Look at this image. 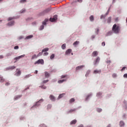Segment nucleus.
Wrapping results in <instances>:
<instances>
[{
    "instance_id": "f257e3e1",
    "label": "nucleus",
    "mask_w": 127,
    "mask_h": 127,
    "mask_svg": "<svg viewBox=\"0 0 127 127\" xmlns=\"http://www.w3.org/2000/svg\"><path fill=\"white\" fill-rule=\"evenodd\" d=\"M120 29V26L117 25L116 24H115L112 27V31L114 32V33H119Z\"/></svg>"
},
{
    "instance_id": "f03ea898",
    "label": "nucleus",
    "mask_w": 127,
    "mask_h": 127,
    "mask_svg": "<svg viewBox=\"0 0 127 127\" xmlns=\"http://www.w3.org/2000/svg\"><path fill=\"white\" fill-rule=\"evenodd\" d=\"M49 48H48L44 49L43 50H42V52H40L38 54V55H37L38 57H39L40 56H42L43 52H47V51H49Z\"/></svg>"
},
{
    "instance_id": "7ed1b4c3",
    "label": "nucleus",
    "mask_w": 127,
    "mask_h": 127,
    "mask_svg": "<svg viewBox=\"0 0 127 127\" xmlns=\"http://www.w3.org/2000/svg\"><path fill=\"white\" fill-rule=\"evenodd\" d=\"M34 64L35 65H36V64H42V65H43V64H44V61L42 59H39L37 61L35 62Z\"/></svg>"
},
{
    "instance_id": "20e7f679",
    "label": "nucleus",
    "mask_w": 127,
    "mask_h": 127,
    "mask_svg": "<svg viewBox=\"0 0 127 127\" xmlns=\"http://www.w3.org/2000/svg\"><path fill=\"white\" fill-rule=\"evenodd\" d=\"M44 101V100L43 99H40V100L36 102L35 104L34 105V107H39V106H40V104H41V103H42V102H43Z\"/></svg>"
},
{
    "instance_id": "39448f33",
    "label": "nucleus",
    "mask_w": 127,
    "mask_h": 127,
    "mask_svg": "<svg viewBox=\"0 0 127 127\" xmlns=\"http://www.w3.org/2000/svg\"><path fill=\"white\" fill-rule=\"evenodd\" d=\"M50 11V9L49 8H47L44 10L43 12L40 13V15H44V14H46V13H48Z\"/></svg>"
},
{
    "instance_id": "423d86ee",
    "label": "nucleus",
    "mask_w": 127,
    "mask_h": 127,
    "mask_svg": "<svg viewBox=\"0 0 127 127\" xmlns=\"http://www.w3.org/2000/svg\"><path fill=\"white\" fill-rule=\"evenodd\" d=\"M21 74V71L18 68H17L16 73L15 74V76H20Z\"/></svg>"
},
{
    "instance_id": "0eeeda50",
    "label": "nucleus",
    "mask_w": 127,
    "mask_h": 127,
    "mask_svg": "<svg viewBox=\"0 0 127 127\" xmlns=\"http://www.w3.org/2000/svg\"><path fill=\"white\" fill-rule=\"evenodd\" d=\"M100 57H98L95 61L94 62V65H97V64H98V63H99V62H100Z\"/></svg>"
},
{
    "instance_id": "6e6552de",
    "label": "nucleus",
    "mask_w": 127,
    "mask_h": 127,
    "mask_svg": "<svg viewBox=\"0 0 127 127\" xmlns=\"http://www.w3.org/2000/svg\"><path fill=\"white\" fill-rule=\"evenodd\" d=\"M72 52V50L71 49H68L65 52V55H69Z\"/></svg>"
},
{
    "instance_id": "1a4fd4ad",
    "label": "nucleus",
    "mask_w": 127,
    "mask_h": 127,
    "mask_svg": "<svg viewBox=\"0 0 127 127\" xmlns=\"http://www.w3.org/2000/svg\"><path fill=\"white\" fill-rule=\"evenodd\" d=\"M50 99L52 101V102L55 101V97L53 95H50Z\"/></svg>"
},
{
    "instance_id": "9d476101",
    "label": "nucleus",
    "mask_w": 127,
    "mask_h": 127,
    "mask_svg": "<svg viewBox=\"0 0 127 127\" xmlns=\"http://www.w3.org/2000/svg\"><path fill=\"white\" fill-rule=\"evenodd\" d=\"M25 55H23L21 56H20L19 57H16V58H14V60H18V59H20V58H22L24 57Z\"/></svg>"
},
{
    "instance_id": "9b49d317",
    "label": "nucleus",
    "mask_w": 127,
    "mask_h": 127,
    "mask_svg": "<svg viewBox=\"0 0 127 127\" xmlns=\"http://www.w3.org/2000/svg\"><path fill=\"white\" fill-rule=\"evenodd\" d=\"M49 21V19H46L42 22L43 25H46L47 22H48Z\"/></svg>"
},
{
    "instance_id": "f8f14e48",
    "label": "nucleus",
    "mask_w": 127,
    "mask_h": 127,
    "mask_svg": "<svg viewBox=\"0 0 127 127\" xmlns=\"http://www.w3.org/2000/svg\"><path fill=\"white\" fill-rule=\"evenodd\" d=\"M13 24H14V22L13 21H11V22L8 23L7 25H8V26H12V25H13Z\"/></svg>"
},
{
    "instance_id": "ddd939ff",
    "label": "nucleus",
    "mask_w": 127,
    "mask_h": 127,
    "mask_svg": "<svg viewBox=\"0 0 127 127\" xmlns=\"http://www.w3.org/2000/svg\"><path fill=\"white\" fill-rule=\"evenodd\" d=\"M66 80H67L66 79L60 80H58V83H59V84H62V83H64V82H66Z\"/></svg>"
},
{
    "instance_id": "4468645a",
    "label": "nucleus",
    "mask_w": 127,
    "mask_h": 127,
    "mask_svg": "<svg viewBox=\"0 0 127 127\" xmlns=\"http://www.w3.org/2000/svg\"><path fill=\"white\" fill-rule=\"evenodd\" d=\"M45 76L46 78H48L50 76V74L49 73H48V72L45 71Z\"/></svg>"
},
{
    "instance_id": "2eb2a0df",
    "label": "nucleus",
    "mask_w": 127,
    "mask_h": 127,
    "mask_svg": "<svg viewBox=\"0 0 127 127\" xmlns=\"http://www.w3.org/2000/svg\"><path fill=\"white\" fill-rule=\"evenodd\" d=\"M92 56L95 57V56H98V52L94 51L92 53Z\"/></svg>"
},
{
    "instance_id": "dca6fc26",
    "label": "nucleus",
    "mask_w": 127,
    "mask_h": 127,
    "mask_svg": "<svg viewBox=\"0 0 127 127\" xmlns=\"http://www.w3.org/2000/svg\"><path fill=\"white\" fill-rule=\"evenodd\" d=\"M101 70H95L94 71V74H100L101 73Z\"/></svg>"
},
{
    "instance_id": "f3484780",
    "label": "nucleus",
    "mask_w": 127,
    "mask_h": 127,
    "mask_svg": "<svg viewBox=\"0 0 127 127\" xmlns=\"http://www.w3.org/2000/svg\"><path fill=\"white\" fill-rule=\"evenodd\" d=\"M83 67H85V65H80L76 68V70H80V69H82V68H83Z\"/></svg>"
},
{
    "instance_id": "a211bd4d",
    "label": "nucleus",
    "mask_w": 127,
    "mask_h": 127,
    "mask_svg": "<svg viewBox=\"0 0 127 127\" xmlns=\"http://www.w3.org/2000/svg\"><path fill=\"white\" fill-rule=\"evenodd\" d=\"M77 123V120H72L70 123V125H75V124H76Z\"/></svg>"
},
{
    "instance_id": "6ab92c4d",
    "label": "nucleus",
    "mask_w": 127,
    "mask_h": 127,
    "mask_svg": "<svg viewBox=\"0 0 127 127\" xmlns=\"http://www.w3.org/2000/svg\"><path fill=\"white\" fill-rule=\"evenodd\" d=\"M112 21V17H109L107 19V23H111Z\"/></svg>"
},
{
    "instance_id": "aec40b11",
    "label": "nucleus",
    "mask_w": 127,
    "mask_h": 127,
    "mask_svg": "<svg viewBox=\"0 0 127 127\" xmlns=\"http://www.w3.org/2000/svg\"><path fill=\"white\" fill-rule=\"evenodd\" d=\"M76 111V109H71L69 111L67 112V114H71V113H73V112H75Z\"/></svg>"
},
{
    "instance_id": "412c9836",
    "label": "nucleus",
    "mask_w": 127,
    "mask_h": 127,
    "mask_svg": "<svg viewBox=\"0 0 127 127\" xmlns=\"http://www.w3.org/2000/svg\"><path fill=\"white\" fill-rule=\"evenodd\" d=\"M79 43H80V42L75 41L73 43V45H74V46H77V45H78V44H79Z\"/></svg>"
},
{
    "instance_id": "4be33fe9",
    "label": "nucleus",
    "mask_w": 127,
    "mask_h": 127,
    "mask_svg": "<svg viewBox=\"0 0 127 127\" xmlns=\"http://www.w3.org/2000/svg\"><path fill=\"white\" fill-rule=\"evenodd\" d=\"M124 126H125V123H124V122H123V121H121L120 122V127H124Z\"/></svg>"
},
{
    "instance_id": "5701e85b",
    "label": "nucleus",
    "mask_w": 127,
    "mask_h": 127,
    "mask_svg": "<svg viewBox=\"0 0 127 127\" xmlns=\"http://www.w3.org/2000/svg\"><path fill=\"white\" fill-rule=\"evenodd\" d=\"M89 19L90 21H94V16L91 15L90 17H89Z\"/></svg>"
},
{
    "instance_id": "b1692460",
    "label": "nucleus",
    "mask_w": 127,
    "mask_h": 127,
    "mask_svg": "<svg viewBox=\"0 0 127 127\" xmlns=\"http://www.w3.org/2000/svg\"><path fill=\"white\" fill-rule=\"evenodd\" d=\"M97 97H102V92H99L97 93Z\"/></svg>"
},
{
    "instance_id": "393cba45",
    "label": "nucleus",
    "mask_w": 127,
    "mask_h": 127,
    "mask_svg": "<svg viewBox=\"0 0 127 127\" xmlns=\"http://www.w3.org/2000/svg\"><path fill=\"white\" fill-rule=\"evenodd\" d=\"M74 102H75V99H74V98H71L69 100V103L70 104H72V103H73Z\"/></svg>"
},
{
    "instance_id": "a878e982",
    "label": "nucleus",
    "mask_w": 127,
    "mask_h": 127,
    "mask_svg": "<svg viewBox=\"0 0 127 127\" xmlns=\"http://www.w3.org/2000/svg\"><path fill=\"white\" fill-rule=\"evenodd\" d=\"M38 57V56L36 55H34L32 57V59H35L36 58H37Z\"/></svg>"
},
{
    "instance_id": "bb28decb",
    "label": "nucleus",
    "mask_w": 127,
    "mask_h": 127,
    "mask_svg": "<svg viewBox=\"0 0 127 127\" xmlns=\"http://www.w3.org/2000/svg\"><path fill=\"white\" fill-rule=\"evenodd\" d=\"M3 82H4V79L3 77H0V83H3Z\"/></svg>"
},
{
    "instance_id": "cd10ccee",
    "label": "nucleus",
    "mask_w": 127,
    "mask_h": 127,
    "mask_svg": "<svg viewBox=\"0 0 127 127\" xmlns=\"http://www.w3.org/2000/svg\"><path fill=\"white\" fill-rule=\"evenodd\" d=\"M32 37H33V36L32 35H31L28 36L26 37V39H30V38H32Z\"/></svg>"
},
{
    "instance_id": "c85d7f7f",
    "label": "nucleus",
    "mask_w": 127,
    "mask_h": 127,
    "mask_svg": "<svg viewBox=\"0 0 127 127\" xmlns=\"http://www.w3.org/2000/svg\"><path fill=\"white\" fill-rule=\"evenodd\" d=\"M65 94H62L59 96V99H61V98H63Z\"/></svg>"
},
{
    "instance_id": "c756f323",
    "label": "nucleus",
    "mask_w": 127,
    "mask_h": 127,
    "mask_svg": "<svg viewBox=\"0 0 127 127\" xmlns=\"http://www.w3.org/2000/svg\"><path fill=\"white\" fill-rule=\"evenodd\" d=\"M62 49H65L66 48V44H64L62 46Z\"/></svg>"
},
{
    "instance_id": "7c9ffc66",
    "label": "nucleus",
    "mask_w": 127,
    "mask_h": 127,
    "mask_svg": "<svg viewBox=\"0 0 127 127\" xmlns=\"http://www.w3.org/2000/svg\"><path fill=\"white\" fill-rule=\"evenodd\" d=\"M56 20L54 18H50V21H51V22H53V21H55Z\"/></svg>"
},
{
    "instance_id": "2f4dec72",
    "label": "nucleus",
    "mask_w": 127,
    "mask_h": 127,
    "mask_svg": "<svg viewBox=\"0 0 127 127\" xmlns=\"http://www.w3.org/2000/svg\"><path fill=\"white\" fill-rule=\"evenodd\" d=\"M55 57V55L53 54L51 56H50V59L52 60Z\"/></svg>"
},
{
    "instance_id": "473e14b6",
    "label": "nucleus",
    "mask_w": 127,
    "mask_h": 127,
    "mask_svg": "<svg viewBox=\"0 0 127 127\" xmlns=\"http://www.w3.org/2000/svg\"><path fill=\"white\" fill-rule=\"evenodd\" d=\"M66 77H67V75H63L61 76V79H64V78H66Z\"/></svg>"
},
{
    "instance_id": "72a5a7b5",
    "label": "nucleus",
    "mask_w": 127,
    "mask_h": 127,
    "mask_svg": "<svg viewBox=\"0 0 127 127\" xmlns=\"http://www.w3.org/2000/svg\"><path fill=\"white\" fill-rule=\"evenodd\" d=\"M12 19H14V17H10L8 19V21H9L10 20H12Z\"/></svg>"
},
{
    "instance_id": "f704fd0d",
    "label": "nucleus",
    "mask_w": 127,
    "mask_h": 127,
    "mask_svg": "<svg viewBox=\"0 0 127 127\" xmlns=\"http://www.w3.org/2000/svg\"><path fill=\"white\" fill-rule=\"evenodd\" d=\"M97 111L98 113H101L102 112V109L101 108H97Z\"/></svg>"
},
{
    "instance_id": "c9c22d12",
    "label": "nucleus",
    "mask_w": 127,
    "mask_h": 127,
    "mask_svg": "<svg viewBox=\"0 0 127 127\" xmlns=\"http://www.w3.org/2000/svg\"><path fill=\"white\" fill-rule=\"evenodd\" d=\"M9 69H15V66H9Z\"/></svg>"
},
{
    "instance_id": "e433bc0d",
    "label": "nucleus",
    "mask_w": 127,
    "mask_h": 127,
    "mask_svg": "<svg viewBox=\"0 0 127 127\" xmlns=\"http://www.w3.org/2000/svg\"><path fill=\"white\" fill-rule=\"evenodd\" d=\"M43 29H44V25H42L40 27V30H42Z\"/></svg>"
},
{
    "instance_id": "4c0bfd02",
    "label": "nucleus",
    "mask_w": 127,
    "mask_h": 127,
    "mask_svg": "<svg viewBox=\"0 0 127 127\" xmlns=\"http://www.w3.org/2000/svg\"><path fill=\"white\" fill-rule=\"evenodd\" d=\"M20 2L21 3H23V2H26V0H21L20 1Z\"/></svg>"
},
{
    "instance_id": "58836bf2",
    "label": "nucleus",
    "mask_w": 127,
    "mask_h": 127,
    "mask_svg": "<svg viewBox=\"0 0 127 127\" xmlns=\"http://www.w3.org/2000/svg\"><path fill=\"white\" fill-rule=\"evenodd\" d=\"M48 82H49V80H48V79L46 80H44L43 81V83H44V84H45V83H48Z\"/></svg>"
},
{
    "instance_id": "ea45409f",
    "label": "nucleus",
    "mask_w": 127,
    "mask_h": 127,
    "mask_svg": "<svg viewBox=\"0 0 127 127\" xmlns=\"http://www.w3.org/2000/svg\"><path fill=\"white\" fill-rule=\"evenodd\" d=\"M106 17V15H102L100 17L101 19H103V18H105Z\"/></svg>"
},
{
    "instance_id": "a19ab883",
    "label": "nucleus",
    "mask_w": 127,
    "mask_h": 127,
    "mask_svg": "<svg viewBox=\"0 0 127 127\" xmlns=\"http://www.w3.org/2000/svg\"><path fill=\"white\" fill-rule=\"evenodd\" d=\"M49 53L47 52H45L43 54V56H47V55H48Z\"/></svg>"
},
{
    "instance_id": "79ce46f5",
    "label": "nucleus",
    "mask_w": 127,
    "mask_h": 127,
    "mask_svg": "<svg viewBox=\"0 0 127 127\" xmlns=\"http://www.w3.org/2000/svg\"><path fill=\"white\" fill-rule=\"evenodd\" d=\"M57 17H58V16H57V15H55L53 18L55 19V20H57Z\"/></svg>"
},
{
    "instance_id": "37998d69",
    "label": "nucleus",
    "mask_w": 127,
    "mask_h": 127,
    "mask_svg": "<svg viewBox=\"0 0 127 127\" xmlns=\"http://www.w3.org/2000/svg\"><path fill=\"white\" fill-rule=\"evenodd\" d=\"M126 68H127V67L124 66V67L121 69L122 72H123V71H124V70H126Z\"/></svg>"
},
{
    "instance_id": "c03bdc74",
    "label": "nucleus",
    "mask_w": 127,
    "mask_h": 127,
    "mask_svg": "<svg viewBox=\"0 0 127 127\" xmlns=\"http://www.w3.org/2000/svg\"><path fill=\"white\" fill-rule=\"evenodd\" d=\"M109 12H110V8L108 9L107 12H106V15H105L106 16L107 15H108V14H109Z\"/></svg>"
},
{
    "instance_id": "a18cd8bd",
    "label": "nucleus",
    "mask_w": 127,
    "mask_h": 127,
    "mask_svg": "<svg viewBox=\"0 0 127 127\" xmlns=\"http://www.w3.org/2000/svg\"><path fill=\"white\" fill-rule=\"evenodd\" d=\"M113 32L112 31L108 32L107 35H111Z\"/></svg>"
},
{
    "instance_id": "49530a36",
    "label": "nucleus",
    "mask_w": 127,
    "mask_h": 127,
    "mask_svg": "<svg viewBox=\"0 0 127 127\" xmlns=\"http://www.w3.org/2000/svg\"><path fill=\"white\" fill-rule=\"evenodd\" d=\"M124 78H127V73H125V74L124 75Z\"/></svg>"
},
{
    "instance_id": "de8ad7c7",
    "label": "nucleus",
    "mask_w": 127,
    "mask_h": 127,
    "mask_svg": "<svg viewBox=\"0 0 127 127\" xmlns=\"http://www.w3.org/2000/svg\"><path fill=\"white\" fill-rule=\"evenodd\" d=\"M19 47H18V46H15L14 47V49H18Z\"/></svg>"
},
{
    "instance_id": "09e8293b",
    "label": "nucleus",
    "mask_w": 127,
    "mask_h": 127,
    "mask_svg": "<svg viewBox=\"0 0 127 127\" xmlns=\"http://www.w3.org/2000/svg\"><path fill=\"white\" fill-rule=\"evenodd\" d=\"M105 45H106V44L104 42L102 43V46H105Z\"/></svg>"
},
{
    "instance_id": "8fccbe9b",
    "label": "nucleus",
    "mask_w": 127,
    "mask_h": 127,
    "mask_svg": "<svg viewBox=\"0 0 127 127\" xmlns=\"http://www.w3.org/2000/svg\"><path fill=\"white\" fill-rule=\"evenodd\" d=\"M90 73V71H87V72H86V74H85V76H86V77H87V76H88V75H89V73Z\"/></svg>"
},
{
    "instance_id": "3c124183",
    "label": "nucleus",
    "mask_w": 127,
    "mask_h": 127,
    "mask_svg": "<svg viewBox=\"0 0 127 127\" xmlns=\"http://www.w3.org/2000/svg\"><path fill=\"white\" fill-rule=\"evenodd\" d=\"M20 97H21L20 95H19L18 96H17V97L15 98V100H17L19 98H20Z\"/></svg>"
},
{
    "instance_id": "603ef678",
    "label": "nucleus",
    "mask_w": 127,
    "mask_h": 127,
    "mask_svg": "<svg viewBox=\"0 0 127 127\" xmlns=\"http://www.w3.org/2000/svg\"><path fill=\"white\" fill-rule=\"evenodd\" d=\"M41 87L42 88V89H46V86H41Z\"/></svg>"
},
{
    "instance_id": "864d4df0",
    "label": "nucleus",
    "mask_w": 127,
    "mask_h": 127,
    "mask_svg": "<svg viewBox=\"0 0 127 127\" xmlns=\"http://www.w3.org/2000/svg\"><path fill=\"white\" fill-rule=\"evenodd\" d=\"M5 86H9V85H10V83H9V82H7L5 83Z\"/></svg>"
},
{
    "instance_id": "5fc2aeb1",
    "label": "nucleus",
    "mask_w": 127,
    "mask_h": 127,
    "mask_svg": "<svg viewBox=\"0 0 127 127\" xmlns=\"http://www.w3.org/2000/svg\"><path fill=\"white\" fill-rule=\"evenodd\" d=\"M48 109H51V105H48Z\"/></svg>"
},
{
    "instance_id": "6e6d98bb",
    "label": "nucleus",
    "mask_w": 127,
    "mask_h": 127,
    "mask_svg": "<svg viewBox=\"0 0 127 127\" xmlns=\"http://www.w3.org/2000/svg\"><path fill=\"white\" fill-rule=\"evenodd\" d=\"M115 21H116V22H118V21H119V18H116L115 19Z\"/></svg>"
},
{
    "instance_id": "4d7b16f0",
    "label": "nucleus",
    "mask_w": 127,
    "mask_h": 127,
    "mask_svg": "<svg viewBox=\"0 0 127 127\" xmlns=\"http://www.w3.org/2000/svg\"><path fill=\"white\" fill-rule=\"evenodd\" d=\"M23 12H25V10L24 9L21 11V13H23Z\"/></svg>"
},
{
    "instance_id": "13d9d810",
    "label": "nucleus",
    "mask_w": 127,
    "mask_h": 127,
    "mask_svg": "<svg viewBox=\"0 0 127 127\" xmlns=\"http://www.w3.org/2000/svg\"><path fill=\"white\" fill-rule=\"evenodd\" d=\"M77 1L78 2H82V1H83V0H77Z\"/></svg>"
},
{
    "instance_id": "bf43d9fd",
    "label": "nucleus",
    "mask_w": 127,
    "mask_h": 127,
    "mask_svg": "<svg viewBox=\"0 0 127 127\" xmlns=\"http://www.w3.org/2000/svg\"><path fill=\"white\" fill-rule=\"evenodd\" d=\"M25 78H29V75H27L25 76Z\"/></svg>"
},
{
    "instance_id": "052dcab7",
    "label": "nucleus",
    "mask_w": 127,
    "mask_h": 127,
    "mask_svg": "<svg viewBox=\"0 0 127 127\" xmlns=\"http://www.w3.org/2000/svg\"><path fill=\"white\" fill-rule=\"evenodd\" d=\"M3 58V56H0V59H2Z\"/></svg>"
},
{
    "instance_id": "680f3d73",
    "label": "nucleus",
    "mask_w": 127,
    "mask_h": 127,
    "mask_svg": "<svg viewBox=\"0 0 127 127\" xmlns=\"http://www.w3.org/2000/svg\"><path fill=\"white\" fill-rule=\"evenodd\" d=\"M107 63H111V61H110V60L107 61Z\"/></svg>"
},
{
    "instance_id": "e2e57ef3",
    "label": "nucleus",
    "mask_w": 127,
    "mask_h": 127,
    "mask_svg": "<svg viewBox=\"0 0 127 127\" xmlns=\"http://www.w3.org/2000/svg\"><path fill=\"white\" fill-rule=\"evenodd\" d=\"M38 72V71L36 70L35 72V74H37Z\"/></svg>"
},
{
    "instance_id": "0e129e2a",
    "label": "nucleus",
    "mask_w": 127,
    "mask_h": 127,
    "mask_svg": "<svg viewBox=\"0 0 127 127\" xmlns=\"http://www.w3.org/2000/svg\"><path fill=\"white\" fill-rule=\"evenodd\" d=\"M92 39H94V38H95V36H93L92 37Z\"/></svg>"
},
{
    "instance_id": "69168bd1",
    "label": "nucleus",
    "mask_w": 127,
    "mask_h": 127,
    "mask_svg": "<svg viewBox=\"0 0 127 127\" xmlns=\"http://www.w3.org/2000/svg\"><path fill=\"white\" fill-rule=\"evenodd\" d=\"M90 96H91V95H88V96L87 97V99H88V98H89V97H90Z\"/></svg>"
},
{
    "instance_id": "338daca9",
    "label": "nucleus",
    "mask_w": 127,
    "mask_h": 127,
    "mask_svg": "<svg viewBox=\"0 0 127 127\" xmlns=\"http://www.w3.org/2000/svg\"><path fill=\"white\" fill-rule=\"evenodd\" d=\"M97 32H99V29H97Z\"/></svg>"
},
{
    "instance_id": "774afa93",
    "label": "nucleus",
    "mask_w": 127,
    "mask_h": 127,
    "mask_svg": "<svg viewBox=\"0 0 127 127\" xmlns=\"http://www.w3.org/2000/svg\"><path fill=\"white\" fill-rule=\"evenodd\" d=\"M2 20H0V22H1Z\"/></svg>"
}]
</instances>
